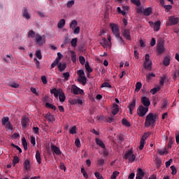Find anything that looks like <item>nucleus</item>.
<instances>
[{
	"label": "nucleus",
	"instance_id": "1",
	"mask_svg": "<svg viewBox=\"0 0 179 179\" xmlns=\"http://www.w3.org/2000/svg\"><path fill=\"white\" fill-rule=\"evenodd\" d=\"M157 114H153L152 113H149L145 122V128H149V127H152V128H155V125L156 124V120H157Z\"/></svg>",
	"mask_w": 179,
	"mask_h": 179
},
{
	"label": "nucleus",
	"instance_id": "2",
	"mask_svg": "<svg viewBox=\"0 0 179 179\" xmlns=\"http://www.w3.org/2000/svg\"><path fill=\"white\" fill-rule=\"evenodd\" d=\"M143 68L148 71H152V62L150 61V56L146 54L145 56V62L143 63Z\"/></svg>",
	"mask_w": 179,
	"mask_h": 179
},
{
	"label": "nucleus",
	"instance_id": "3",
	"mask_svg": "<svg viewBox=\"0 0 179 179\" xmlns=\"http://www.w3.org/2000/svg\"><path fill=\"white\" fill-rule=\"evenodd\" d=\"M148 111H149V108H146L143 105H140L137 108V114L139 117H145Z\"/></svg>",
	"mask_w": 179,
	"mask_h": 179
},
{
	"label": "nucleus",
	"instance_id": "4",
	"mask_svg": "<svg viewBox=\"0 0 179 179\" xmlns=\"http://www.w3.org/2000/svg\"><path fill=\"white\" fill-rule=\"evenodd\" d=\"M149 136H150V132L145 133L142 136L141 141H140V145L138 147V149L140 150H143V148L145 147V143L146 142V140L148 139V138H149Z\"/></svg>",
	"mask_w": 179,
	"mask_h": 179
},
{
	"label": "nucleus",
	"instance_id": "5",
	"mask_svg": "<svg viewBox=\"0 0 179 179\" xmlns=\"http://www.w3.org/2000/svg\"><path fill=\"white\" fill-rule=\"evenodd\" d=\"M124 159L126 160L128 159L131 163H134L135 159H136V156H135V155L133 154L132 150H130L125 153Z\"/></svg>",
	"mask_w": 179,
	"mask_h": 179
},
{
	"label": "nucleus",
	"instance_id": "6",
	"mask_svg": "<svg viewBox=\"0 0 179 179\" xmlns=\"http://www.w3.org/2000/svg\"><path fill=\"white\" fill-rule=\"evenodd\" d=\"M150 27H152L154 29L155 31H159L160 30V26H162V22L160 20H158L155 22H153L152 21L148 22Z\"/></svg>",
	"mask_w": 179,
	"mask_h": 179
},
{
	"label": "nucleus",
	"instance_id": "7",
	"mask_svg": "<svg viewBox=\"0 0 179 179\" xmlns=\"http://www.w3.org/2000/svg\"><path fill=\"white\" fill-rule=\"evenodd\" d=\"M71 92L73 94H82L83 96L85 95V92L83 90L78 87V86L73 85L71 86Z\"/></svg>",
	"mask_w": 179,
	"mask_h": 179
},
{
	"label": "nucleus",
	"instance_id": "8",
	"mask_svg": "<svg viewBox=\"0 0 179 179\" xmlns=\"http://www.w3.org/2000/svg\"><path fill=\"white\" fill-rule=\"evenodd\" d=\"M35 40L38 45H43V44H45V38H43V36H41L38 34H36Z\"/></svg>",
	"mask_w": 179,
	"mask_h": 179
},
{
	"label": "nucleus",
	"instance_id": "9",
	"mask_svg": "<svg viewBox=\"0 0 179 179\" xmlns=\"http://www.w3.org/2000/svg\"><path fill=\"white\" fill-rule=\"evenodd\" d=\"M177 23H178V17L171 16L169 17V22L166 23V26H174Z\"/></svg>",
	"mask_w": 179,
	"mask_h": 179
},
{
	"label": "nucleus",
	"instance_id": "10",
	"mask_svg": "<svg viewBox=\"0 0 179 179\" xmlns=\"http://www.w3.org/2000/svg\"><path fill=\"white\" fill-rule=\"evenodd\" d=\"M157 51L159 55L163 54L164 51H166V48H164V43L159 42L157 45Z\"/></svg>",
	"mask_w": 179,
	"mask_h": 179
},
{
	"label": "nucleus",
	"instance_id": "11",
	"mask_svg": "<svg viewBox=\"0 0 179 179\" xmlns=\"http://www.w3.org/2000/svg\"><path fill=\"white\" fill-rule=\"evenodd\" d=\"M29 122H30V120L27 117V116H22L21 124L23 129H26V128H27V125H29Z\"/></svg>",
	"mask_w": 179,
	"mask_h": 179
},
{
	"label": "nucleus",
	"instance_id": "12",
	"mask_svg": "<svg viewBox=\"0 0 179 179\" xmlns=\"http://www.w3.org/2000/svg\"><path fill=\"white\" fill-rule=\"evenodd\" d=\"M51 150L55 155H57V156H61V155H62L61 149L54 144L51 145Z\"/></svg>",
	"mask_w": 179,
	"mask_h": 179
},
{
	"label": "nucleus",
	"instance_id": "13",
	"mask_svg": "<svg viewBox=\"0 0 179 179\" xmlns=\"http://www.w3.org/2000/svg\"><path fill=\"white\" fill-rule=\"evenodd\" d=\"M141 103H143L144 107L149 108V106H150V100L149 99V98L142 96Z\"/></svg>",
	"mask_w": 179,
	"mask_h": 179
},
{
	"label": "nucleus",
	"instance_id": "14",
	"mask_svg": "<svg viewBox=\"0 0 179 179\" xmlns=\"http://www.w3.org/2000/svg\"><path fill=\"white\" fill-rule=\"evenodd\" d=\"M62 92V89L53 88L50 90V94H54L55 99H58L60 93Z\"/></svg>",
	"mask_w": 179,
	"mask_h": 179
},
{
	"label": "nucleus",
	"instance_id": "15",
	"mask_svg": "<svg viewBox=\"0 0 179 179\" xmlns=\"http://www.w3.org/2000/svg\"><path fill=\"white\" fill-rule=\"evenodd\" d=\"M22 13V17H24V19H26L27 20H29V19L31 17L30 16V14L29 13V10L26 7L23 8Z\"/></svg>",
	"mask_w": 179,
	"mask_h": 179
},
{
	"label": "nucleus",
	"instance_id": "16",
	"mask_svg": "<svg viewBox=\"0 0 179 179\" xmlns=\"http://www.w3.org/2000/svg\"><path fill=\"white\" fill-rule=\"evenodd\" d=\"M145 177V171L141 168H138L136 179H143Z\"/></svg>",
	"mask_w": 179,
	"mask_h": 179
},
{
	"label": "nucleus",
	"instance_id": "17",
	"mask_svg": "<svg viewBox=\"0 0 179 179\" xmlns=\"http://www.w3.org/2000/svg\"><path fill=\"white\" fill-rule=\"evenodd\" d=\"M122 35H123V37L126 38V40H129V41L131 40V31H129V29H124L122 32Z\"/></svg>",
	"mask_w": 179,
	"mask_h": 179
},
{
	"label": "nucleus",
	"instance_id": "18",
	"mask_svg": "<svg viewBox=\"0 0 179 179\" xmlns=\"http://www.w3.org/2000/svg\"><path fill=\"white\" fill-rule=\"evenodd\" d=\"M112 31H113V34L115 35V36L116 37V38H117V37H120V36H121L120 34V29H118V27H117V25H113V26H112Z\"/></svg>",
	"mask_w": 179,
	"mask_h": 179
},
{
	"label": "nucleus",
	"instance_id": "19",
	"mask_svg": "<svg viewBox=\"0 0 179 179\" xmlns=\"http://www.w3.org/2000/svg\"><path fill=\"white\" fill-rule=\"evenodd\" d=\"M45 118L49 121V122H52V121H55V117H54V115H52L50 113H48L45 115Z\"/></svg>",
	"mask_w": 179,
	"mask_h": 179
},
{
	"label": "nucleus",
	"instance_id": "20",
	"mask_svg": "<svg viewBox=\"0 0 179 179\" xmlns=\"http://www.w3.org/2000/svg\"><path fill=\"white\" fill-rule=\"evenodd\" d=\"M120 111V106L117 103L113 104V108L112 109L113 115H117Z\"/></svg>",
	"mask_w": 179,
	"mask_h": 179
},
{
	"label": "nucleus",
	"instance_id": "21",
	"mask_svg": "<svg viewBox=\"0 0 179 179\" xmlns=\"http://www.w3.org/2000/svg\"><path fill=\"white\" fill-rule=\"evenodd\" d=\"M95 142L99 148H101L102 149H106V145L101 141V140H100L99 138H96Z\"/></svg>",
	"mask_w": 179,
	"mask_h": 179
},
{
	"label": "nucleus",
	"instance_id": "22",
	"mask_svg": "<svg viewBox=\"0 0 179 179\" xmlns=\"http://www.w3.org/2000/svg\"><path fill=\"white\" fill-rule=\"evenodd\" d=\"M87 80V78H86V76H79L78 78V81L80 83H82V85L83 86H85V85H86V82Z\"/></svg>",
	"mask_w": 179,
	"mask_h": 179
},
{
	"label": "nucleus",
	"instance_id": "23",
	"mask_svg": "<svg viewBox=\"0 0 179 179\" xmlns=\"http://www.w3.org/2000/svg\"><path fill=\"white\" fill-rule=\"evenodd\" d=\"M59 61H61V57H57L54 62L51 64L50 69H52L53 68H55L57 65H59Z\"/></svg>",
	"mask_w": 179,
	"mask_h": 179
},
{
	"label": "nucleus",
	"instance_id": "24",
	"mask_svg": "<svg viewBox=\"0 0 179 179\" xmlns=\"http://www.w3.org/2000/svg\"><path fill=\"white\" fill-rule=\"evenodd\" d=\"M36 159L38 164H41V154L39 150H36Z\"/></svg>",
	"mask_w": 179,
	"mask_h": 179
},
{
	"label": "nucleus",
	"instance_id": "25",
	"mask_svg": "<svg viewBox=\"0 0 179 179\" xmlns=\"http://www.w3.org/2000/svg\"><path fill=\"white\" fill-rule=\"evenodd\" d=\"M65 27V19H61L57 23L58 29H64Z\"/></svg>",
	"mask_w": 179,
	"mask_h": 179
},
{
	"label": "nucleus",
	"instance_id": "26",
	"mask_svg": "<svg viewBox=\"0 0 179 179\" xmlns=\"http://www.w3.org/2000/svg\"><path fill=\"white\" fill-rule=\"evenodd\" d=\"M151 14H152L151 7H148V8L144 9V11H143L144 16H150Z\"/></svg>",
	"mask_w": 179,
	"mask_h": 179
},
{
	"label": "nucleus",
	"instance_id": "27",
	"mask_svg": "<svg viewBox=\"0 0 179 179\" xmlns=\"http://www.w3.org/2000/svg\"><path fill=\"white\" fill-rule=\"evenodd\" d=\"M58 69L60 72H64V71H65V69H66V64L59 63L58 65Z\"/></svg>",
	"mask_w": 179,
	"mask_h": 179
},
{
	"label": "nucleus",
	"instance_id": "28",
	"mask_svg": "<svg viewBox=\"0 0 179 179\" xmlns=\"http://www.w3.org/2000/svg\"><path fill=\"white\" fill-rule=\"evenodd\" d=\"M66 99V96H65V94L64 93V91H62L60 94L59 95V99L61 103H64Z\"/></svg>",
	"mask_w": 179,
	"mask_h": 179
},
{
	"label": "nucleus",
	"instance_id": "29",
	"mask_svg": "<svg viewBox=\"0 0 179 179\" xmlns=\"http://www.w3.org/2000/svg\"><path fill=\"white\" fill-rule=\"evenodd\" d=\"M163 64L165 66L170 65V56H166L164 59Z\"/></svg>",
	"mask_w": 179,
	"mask_h": 179
},
{
	"label": "nucleus",
	"instance_id": "30",
	"mask_svg": "<svg viewBox=\"0 0 179 179\" xmlns=\"http://www.w3.org/2000/svg\"><path fill=\"white\" fill-rule=\"evenodd\" d=\"M24 167L25 170H30V160L26 159L24 163Z\"/></svg>",
	"mask_w": 179,
	"mask_h": 179
},
{
	"label": "nucleus",
	"instance_id": "31",
	"mask_svg": "<svg viewBox=\"0 0 179 179\" xmlns=\"http://www.w3.org/2000/svg\"><path fill=\"white\" fill-rule=\"evenodd\" d=\"M69 26H70V29H75L76 26H78V21H76V20H73L70 23Z\"/></svg>",
	"mask_w": 179,
	"mask_h": 179
},
{
	"label": "nucleus",
	"instance_id": "32",
	"mask_svg": "<svg viewBox=\"0 0 179 179\" xmlns=\"http://www.w3.org/2000/svg\"><path fill=\"white\" fill-rule=\"evenodd\" d=\"M71 60L73 62H76V54L75 53V51L70 50Z\"/></svg>",
	"mask_w": 179,
	"mask_h": 179
},
{
	"label": "nucleus",
	"instance_id": "33",
	"mask_svg": "<svg viewBox=\"0 0 179 179\" xmlns=\"http://www.w3.org/2000/svg\"><path fill=\"white\" fill-rule=\"evenodd\" d=\"M85 69L87 71L88 73H92L93 72V69H92V67H90L89 62L85 63Z\"/></svg>",
	"mask_w": 179,
	"mask_h": 179
},
{
	"label": "nucleus",
	"instance_id": "34",
	"mask_svg": "<svg viewBox=\"0 0 179 179\" xmlns=\"http://www.w3.org/2000/svg\"><path fill=\"white\" fill-rule=\"evenodd\" d=\"M45 107H48V108H51V110H54V111H55V110H57V107L54 105H52V103H50L48 102H47L45 103Z\"/></svg>",
	"mask_w": 179,
	"mask_h": 179
},
{
	"label": "nucleus",
	"instance_id": "35",
	"mask_svg": "<svg viewBox=\"0 0 179 179\" xmlns=\"http://www.w3.org/2000/svg\"><path fill=\"white\" fill-rule=\"evenodd\" d=\"M136 106V99H134L132 101V102L130 103L129 106V108L131 109V110H134L135 109V107Z\"/></svg>",
	"mask_w": 179,
	"mask_h": 179
},
{
	"label": "nucleus",
	"instance_id": "36",
	"mask_svg": "<svg viewBox=\"0 0 179 179\" xmlns=\"http://www.w3.org/2000/svg\"><path fill=\"white\" fill-rule=\"evenodd\" d=\"M122 125H124V127H131V123H129V122H128V120L125 118L122 119Z\"/></svg>",
	"mask_w": 179,
	"mask_h": 179
},
{
	"label": "nucleus",
	"instance_id": "37",
	"mask_svg": "<svg viewBox=\"0 0 179 179\" xmlns=\"http://www.w3.org/2000/svg\"><path fill=\"white\" fill-rule=\"evenodd\" d=\"M159 91H160V87L158 86L150 90V93H152V94H156V93H157V92H159Z\"/></svg>",
	"mask_w": 179,
	"mask_h": 179
},
{
	"label": "nucleus",
	"instance_id": "38",
	"mask_svg": "<svg viewBox=\"0 0 179 179\" xmlns=\"http://www.w3.org/2000/svg\"><path fill=\"white\" fill-rule=\"evenodd\" d=\"M141 89H142V83H136L135 92H138L139 90H141Z\"/></svg>",
	"mask_w": 179,
	"mask_h": 179
},
{
	"label": "nucleus",
	"instance_id": "39",
	"mask_svg": "<svg viewBox=\"0 0 179 179\" xmlns=\"http://www.w3.org/2000/svg\"><path fill=\"white\" fill-rule=\"evenodd\" d=\"M36 32H34V31H33V30H31V31H29V32H28V37L29 38H34V37H35L36 38Z\"/></svg>",
	"mask_w": 179,
	"mask_h": 179
},
{
	"label": "nucleus",
	"instance_id": "40",
	"mask_svg": "<svg viewBox=\"0 0 179 179\" xmlns=\"http://www.w3.org/2000/svg\"><path fill=\"white\" fill-rule=\"evenodd\" d=\"M119 174H120V172H118V171H115L112 173L110 178L111 179H117V177H118Z\"/></svg>",
	"mask_w": 179,
	"mask_h": 179
},
{
	"label": "nucleus",
	"instance_id": "41",
	"mask_svg": "<svg viewBox=\"0 0 179 179\" xmlns=\"http://www.w3.org/2000/svg\"><path fill=\"white\" fill-rule=\"evenodd\" d=\"M101 45H103V48H106L107 45H110L108 41H107V39H106V38H103V42L101 43Z\"/></svg>",
	"mask_w": 179,
	"mask_h": 179
},
{
	"label": "nucleus",
	"instance_id": "42",
	"mask_svg": "<svg viewBox=\"0 0 179 179\" xmlns=\"http://www.w3.org/2000/svg\"><path fill=\"white\" fill-rule=\"evenodd\" d=\"M22 145L24 149V150H27V141H26L25 138H22Z\"/></svg>",
	"mask_w": 179,
	"mask_h": 179
},
{
	"label": "nucleus",
	"instance_id": "43",
	"mask_svg": "<svg viewBox=\"0 0 179 179\" xmlns=\"http://www.w3.org/2000/svg\"><path fill=\"white\" fill-rule=\"evenodd\" d=\"M7 122H9V117H3L1 120L2 125H6Z\"/></svg>",
	"mask_w": 179,
	"mask_h": 179
},
{
	"label": "nucleus",
	"instance_id": "44",
	"mask_svg": "<svg viewBox=\"0 0 179 179\" xmlns=\"http://www.w3.org/2000/svg\"><path fill=\"white\" fill-rule=\"evenodd\" d=\"M35 55H36V58H38V59H43V56L41 55V50H36Z\"/></svg>",
	"mask_w": 179,
	"mask_h": 179
},
{
	"label": "nucleus",
	"instance_id": "45",
	"mask_svg": "<svg viewBox=\"0 0 179 179\" xmlns=\"http://www.w3.org/2000/svg\"><path fill=\"white\" fill-rule=\"evenodd\" d=\"M131 3L136 5V6H140L141 5L140 0H131Z\"/></svg>",
	"mask_w": 179,
	"mask_h": 179
},
{
	"label": "nucleus",
	"instance_id": "46",
	"mask_svg": "<svg viewBox=\"0 0 179 179\" xmlns=\"http://www.w3.org/2000/svg\"><path fill=\"white\" fill-rule=\"evenodd\" d=\"M8 86H10V87H13L14 89H17V87H19V84L15 82L9 83Z\"/></svg>",
	"mask_w": 179,
	"mask_h": 179
},
{
	"label": "nucleus",
	"instance_id": "47",
	"mask_svg": "<svg viewBox=\"0 0 179 179\" xmlns=\"http://www.w3.org/2000/svg\"><path fill=\"white\" fill-rule=\"evenodd\" d=\"M81 173L84 177V178H89V176L87 175V173L86 172V171H85V168H81Z\"/></svg>",
	"mask_w": 179,
	"mask_h": 179
},
{
	"label": "nucleus",
	"instance_id": "48",
	"mask_svg": "<svg viewBox=\"0 0 179 179\" xmlns=\"http://www.w3.org/2000/svg\"><path fill=\"white\" fill-rule=\"evenodd\" d=\"M78 44V38H75L71 40V46L74 47V48L76 47Z\"/></svg>",
	"mask_w": 179,
	"mask_h": 179
},
{
	"label": "nucleus",
	"instance_id": "49",
	"mask_svg": "<svg viewBox=\"0 0 179 179\" xmlns=\"http://www.w3.org/2000/svg\"><path fill=\"white\" fill-rule=\"evenodd\" d=\"M79 62L81 64V65H85V64L86 63V59H85V57L80 56Z\"/></svg>",
	"mask_w": 179,
	"mask_h": 179
},
{
	"label": "nucleus",
	"instance_id": "50",
	"mask_svg": "<svg viewBox=\"0 0 179 179\" xmlns=\"http://www.w3.org/2000/svg\"><path fill=\"white\" fill-rule=\"evenodd\" d=\"M155 76H156V75L155 73H150L147 75L146 79H147V80H150L152 79V78H155Z\"/></svg>",
	"mask_w": 179,
	"mask_h": 179
},
{
	"label": "nucleus",
	"instance_id": "51",
	"mask_svg": "<svg viewBox=\"0 0 179 179\" xmlns=\"http://www.w3.org/2000/svg\"><path fill=\"white\" fill-rule=\"evenodd\" d=\"M179 76V70H176L173 72V80H176L177 78Z\"/></svg>",
	"mask_w": 179,
	"mask_h": 179
},
{
	"label": "nucleus",
	"instance_id": "52",
	"mask_svg": "<svg viewBox=\"0 0 179 179\" xmlns=\"http://www.w3.org/2000/svg\"><path fill=\"white\" fill-rule=\"evenodd\" d=\"M70 76L71 74H69V72H66L63 73V78H64L65 80H69Z\"/></svg>",
	"mask_w": 179,
	"mask_h": 179
},
{
	"label": "nucleus",
	"instance_id": "53",
	"mask_svg": "<svg viewBox=\"0 0 179 179\" xmlns=\"http://www.w3.org/2000/svg\"><path fill=\"white\" fill-rule=\"evenodd\" d=\"M171 170H172V176H176L177 174V169L176 168L175 166H171Z\"/></svg>",
	"mask_w": 179,
	"mask_h": 179
},
{
	"label": "nucleus",
	"instance_id": "54",
	"mask_svg": "<svg viewBox=\"0 0 179 179\" xmlns=\"http://www.w3.org/2000/svg\"><path fill=\"white\" fill-rule=\"evenodd\" d=\"M34 62L36 64L37 69H40L41 67L40 66V62L37 59V58H34Z\"/></svg>",
	"mask_w": 179,
	"mask_h": 179
},
{
	"label": "nucleus",
	"instance_id": "55",
	"mask_svg": "<svg viewBox=\"0 0 179 179\" xmlns=\"http://www.w3.org/2000/svg\"><path fill=\"white\" fill-rule=\"evenodd\" d=\"M101 87H108L109 89H111V85L108 83H103L101 85Z\"/></svg>",
	"mask_w": 179,
	"mask_h": 179
},
{
	"label": "nucleus",
	"instance_id": "56",
	"mask_svg": "<svg viewBox=\"0 0 179 179\" xmlns=\"http://www.w3.org/2000/svg\"><path fill=\"white\" fill-rule=\"evenodd\" d=\"M73 5H75V1L71 0L67 2V8H72Z\"/></svg>",
	"mask_w": 179,
	"mask_h": 179
},
{
	"label": "nucleus",
	"instance_id": "57",
	"mask_svg": "<svg viewBox=\"0 0 179 179\" xmlns=\"http://www.w3.org/2000/svg\"><path fill=\"white\" fill-rule=\"evenodd\" d=\"M30 90L31 93H34V94H35L36 96H38V92H37V90L35 87H31L30 88Z\"/></svg>",
	"mask_w": 179,
	"mask_h": 179
},
{
	"label": "nucleus",
	"instance_id": "58",
	"mask_svg": "<svg viewBox=\"0 0 179 179\" xmlns=\"http://www.w3.org/2000/svg\"><path fill=\"white\" fill-rule=\"evenodd\" d=\"M80 33V27H76L74 28L73 34H79Z\"/></svg>",
	"mask_w": 179,
	"mask_h": 179
},
{
	"label": "nucleus",
	"instance_id": "59",
	"mask_svg": "<svg viewBox=\"0 0 179 179\" xmlns=\"http://www.w3.org/2000/svg\"><path fill=\"white\" fill-rule=\"evenodd\" d=\"M13 163L14 165L17 164V163H19V157L15 156L13 157Z\"/></svg>",
	"mask_w": 179,
	"mask_h": 179
},
{
	"label": "nucleus",
	"instance_id": "60",
	"mask_svg": "<svg viewBox=\"0 0 179 179\" xmlns=\"http://www.w3.org/2000/svg\"><path fill=\"white\" fill-rule=\"evenodd\" d=\"M76 99H70L69 101L70 104H72V106H75V104H77Z\"/></svg>",
	"mask_w": 179,
	"mask_h": 179
},
{
	"label": "nucleus",
	"instance_id": "61",
	"mask_svg": "<svg viewBox=\"0 0 179 179\" xmlns=\"http://www.w3.org/2000/svg\"><path fill=\"white\" fill-rule=\"evenodd\" d=\"M6 128L10 131H12V129H13V127H12V124L9 122L6 124Z\"/></svg>",
	"mask_w": 179,
	"mask_h": 179
},
{
	"label": "nucleus",
	"instance_id": "62",
	"mask_svg": "<svg viewBox=\"0 0 179 179\" xmlns=\"http://www.w3.org/2000/svg\"><path fill=\"white\" fill-rule=\"evenodd\" d=\"M145 10V9H143V8L142 7H138L137 9H136V13H143V11Z\"/></svg>",
	"mask_w": 179,
	"mask_h": 179
},
{
	"label": "nucleus",
	"instance_id": "63",
	"mask_svg": "<svg viewBox=\"0 0 179 179\" xmlns=\"http://www.w3.org/2000/svg\"><path fill=\"white\" fill-rule=\"evenodd\" d=\"M77 73H78V76H83V75H85V71L78 70Z\"/></svg>",
	"mask_w": 179,
	"mask_h": 179
},
{
	"label": "nucleus",
	"instance_id": "64",
	"mask_svg": "<svg viewBox=\"0 0 179 179\" xmlns=\"http://www.w3.org/2000/svg\"><path fill=\"white\" fill-rule=\"evenodd\" d=\"M95 177L97 178V179H104V178H103V176H101L100 175V173L99 172H96L95 173Z\"/></svg>",
	"mask_w": 179,
	"mask_h": 179
}]
</instances>
